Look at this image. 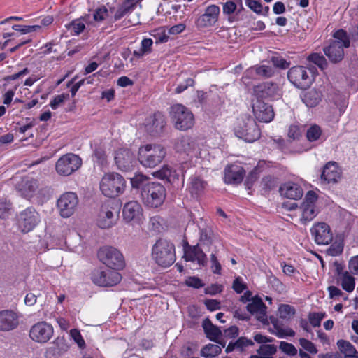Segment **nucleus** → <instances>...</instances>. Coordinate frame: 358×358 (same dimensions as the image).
Wrapping results in <instances>:
<instances>
[{"label": "nucleus", "mask_w": 358, "mask_h": 358, "mask_svg": "<svg viewBox=\"0 0 358 358\" xmlns=\"http://www.w3.org/2000/svg\"><path fill=\"white\" fill-rule=\"evenodd\" d=\"M151 257L159 266L167 268L176 261L175 245L165 238L158 239L152 247Z\"/></svg>", "instance_id": "1"}, {"label": "nucleus", "mask_w": 358, "mask_h": 358, "mask_svg": "<svg viewBox=\"0 0 358 358\" xmlns=\"http://www.w3.org/2000/svg\"><path fill=\"white\" fill-rule=\"evenodd\" d=\"M334 41L323 48V52L329 60L336 64L343 60L344 57V48L350 47V41L347 32L343 29H339L333 34Z\"/></svg>", "instance_id": "2"}, {"label": "nucleus", "mask_w": 358, "mask_h": 358, "mask_svg": "<svg viewBox=\"0 0 358 358\" xmlns=\"http://www.w3.org/2000/svg\"><path fill=\"white\" fill-rule=\"evenodd\" d=\"M166 155V148L161 144H146L138 150V159L140 164L148 168L159 164Z\"/></svg>", "instance_id": "3"}, {"label": "nucleus", "mask_w": 358, "mask_h": 358, "mask_svg": "<svg viewBox=\"0 0 358 358\" xmlns=\"http://www.w3.org/2000/svg\"><path fill=\"white\" fill-rule=\"evenodd\" d=\"M126 187L124 178L117 173H106L101 178L99 188L103 195L115 198L122 194Z\"/></svg>", "instance_id": "4"}, {"label": "nucleus", "mask_w": 358, "mask_h": 358, "mask_svg": "<svg viewBox=\"0 0 358 358\" xmlns=\"http://www.w3.org/2000/svg\"><path fill=\"white\" fill-rule=\"evenodd\" d=\"M165 187L159 182H148L141 188V196L145 205L150 208L160 206L166 199Z\"/></svg>", "instance_id": "5"}, {"label": "nucleus", "mask_w": 358, "mask_h": 358, "mask_svg": "<svg viewBox=\"0 0 358 358\" xmlns=\"http://www.w3.org/2000/svg\"><path fill=\"white\" fill-rule=\"evenodd\" d=\"M234 130L236 135L246 142H254L260 137L256 122L249 115H243L239 118Z\"/></svg>", "instance_id": "6"}, {"label": "nucleus", "mask_w": 358, "mask_h": 358, "mask_svg": "<svg viewBox=\"0 0 358 358\" xmlns=\"http://www.w3.org/2000/svg\"><path fill=\"white\" fill-rule=\"evenodd\" d=\"M170 116L177 129L185 131L192 127L194 118L192 113L182 104H175L171 107Z\"/></svg>", "instance_id": "7"}, {"label": "nucleus", "mask_w": 358, "mask_h": 358, "mask_svg": "<svg viewBox=\"0 0 358 358\" xmlns=\"http://www.w3.org/2000/svg\"><path fill=\"white\" fill-rule=\"evenodd\" d=\"M120 207L115 201H107L102 204L97 218V224L101 229H109L118 220Z\"/></svg>", "instance_id": "8"}, {"label": "nucleus", "mask_w": 358, "mask_h": 358, "mask_svg": "<svg viewBox=\"0 0 358 358\" xmlns=\"http://www.w3.org/2000/svg\"><path fill=\"white\" fill-rule=\"evenodd\" d=\"M99 260L112 270L120 269L124 266V259L121 252L112 246H104L98 251Z\"/></svg>", "instance_id": "9"}, {"label": "nucleus", "mask_w": 358, "mask_h": 358, "mask_svg": "<svg viewBox=\"0 0 358 358\" xmlns=\"http://www.w3.org/2000/svg\"><path fill=\"white\" fill-rule=\"evenodd\" d=\"M289 80L296 87L306 89L313 81L311 71L302 66H295L290 68L287 72Z\"/></svg>", "instance_id": "10"}, {"label": "nucleus", "mask_w": 358, "mask_h": 358, "mask_svg": "<svg viewBox=\"0 0 358 358\" xmlns=\"http://www.w3.org/2000/svg\"><path fill=\"white\" fill-rule=\"evenodd\" d=\"M81 165L82 159L78 155L67 153L58 159L55 164V170L59 175L68 176L76 171Z\"/></svg>", "instance_id": "11"}, {"label": "nucleus", "mask_w": 358, "mask_h": 358, "mask_svg": "<svg viewBox=\"0 0 358 358\" xmlns=\"http://www.w3.org/2000/svg\"><path fill=\"white\" fill-rule=\"evenodd\" d=\"M54 335L52 324L45 321H40L33 324L29 329V336L35 343H47Z\"/></svg>", "instance_id": "12"}, {"label": "nucleus", "mask_w": 358, "mask_h": 358, "mask_svg": "<svg viewBox=\"0 0 358 358\" xmlns=\"http://www.w3.org/2000/svg\"><path fill=\"white\" fill-rule=\"evenodd\" d=\"M93 282L101 287H112L117 285L122 279L121 275L115 270L110 268L96 269L92 273Z\"/></svg>", "instance_id": "13"}, {"label": "nucleus", "mask_w": 358, "mask_h": 358, "mask_svg": "<svg viewBox=\"0 0 358 358\" xmlns=\"http://www.w3.org/2000/svg\"><path fill=\"white\" fill-rule=\"evenodd\" d=\"M57 208L62 217H71L76 210L78 198L73 192H66L57 200Z\"/></svg>", "instance_id": "14"}, {"label": "nucleus", "mask_w": 358, "mask_h": 358, "mask_svg": "<svg viewBox=\"0 0 358 358\" xmlns=\"http://www.w3.org/2000/svg\"><path fill=\"white\" fill-rule=\"evenodd\" d=\"M39 221V215L33 208H26L18 215V225L24 233L31 231Z\"/></svg>", "instance_id": "15"}, {"label": "nucleus", "mask_w": 358, "mask_h": 358, "mask_svg": "<svg viewBox=\"0 0 358 358\" xmlns=\"http://www.w3.org/2000/svg\"><path fill=\"white\" fill-rule=\"evenodd\" d=\"M310 233L317 245H328L333 240L330 227L325 222L315 223L310 229Z\"/></svg>", "instance_id": "16"}, {"label": "nucleus", "mask_w": 358, "mask_h": 358, "mask_svg": "<svg viewBox=\"0 0 358 358\" xmlns=\"http://www.w3.org/2000/svg\"><path fill=\"white\" fill-rule=\"evenodd\" d=\"M220 13V7L215 4L207 6L204 13L201 15L196 21V24L199 28H208L214 26L219 19Z\"/></svg>", "instance_id": "17"}, {"label": "nucleus", "mask_w": 358, "mask_h": 358, "mask_svg": "<svg viewBox=\"0 0 358 358\" xmlns=\"http://www.w3.org/2000/svg\"><path fill=\"white\" fill-rule=\"evenodd\" d=\"M252 111L255 118L259 122H270L274 118V111L271 105L257 99L252 103Z\"/></svg>", "instance_id": "18"}, {"label": "nucleus", "mask_w": 358, "mask_h": 358, "mask_svg": "<svg viewBox=\"0 0 358 358\" xmlns=\"http://www.w3.org/2000/svg\"><path fill=\"white\" fill-rule=\"evenodd\" d=\"M122 214L124 220L127 222L140 223L143 218V208L136 201L127 202L123 208Z\"/></svg>", "instance_id": "19"}, {"label": "nucleus", "mask_w": 358, "mask_h": 358, "mask_svg": "<svg viewBox=\"0 0 358 358\" xmlns=\"http://www.w3.org/2000/svg\"><path fill=\"white\" fill-rule=\"evenodd\" d=\"M166 124L164 115L158 112L147 120L145 128L150 135L158 136L163 132Z\"/></svg>", "instance_id": "20"}, {"label": "nucleus", "mask_w": 358, "mask_h": 358, "mask_svg": "<svg viewBox=\"0 0 358 358\" xmlns=\"http://www.w3.org/2000/svg\"><path fill=\"white\" fill-rule=\"evenodd\" d=\"M133 152L125 148H120L115 152V162L118 169L127 171L129 170L134 162Z\"/></svg>", "instance_id": "21"}, {"label": "nucleus", "mask_w": 358, "mask_h": 358, "mask_svg": "<svg viewBox=\"0 0 358 358\" xmlns=\"http://www.w3.org/2000/svg\"><path fill=\"white\" fill-rule=\"evenodd\" d=\"M246 308L250 313L255 315L258 320L262 322L267 321V308L259 296H255L252 298L251 302L248 303Z\"/></svg>", "instance_id": "22"}, {"label": "nucleus", "mask_w": 358, "mask_h": 358, "mask_svg": "<svg viewBox=\"0 0 358 358\" xmlns=\"http://www.w3.org/2000/svg\"><path fill=\"white\" fill-rule=\"evenodd\" d=\"M18 324L19 317L16 313L9 310L0 311V331H11Z\"/></svg>", "instance_id": "23"}, {"label": "nucleus", "mask_w": 358, "mask_h": 358, "mask_svg": "<svg viewBox=\"0 0 358 358\" xmlns=\"http://www.w3.org/2000/svg\"><path fill=\"white\" fill-rule=\"evenodd\" d=\"M38 188V182L37 180L30 177L23 178L17 185L18 192H20L22 196L27 199L33 197Z\"/></svg>", "instance_id": "24"}, {"label": "nucleus", "mask_w": 358, "mask_h": 358, "mask_svg": "<svg viewBox=\"0 0 358 358\" xmlns=\"http://www.w3.org/2000/svg\"><path fill=\"white\" fill-rule=\"evenodd\" d=\"M244 175L243 167L232 164L224 169V180L227 184H238L242 182Z\"/></svg>", "instance_id": "25"}, {"label": "nucleus", "mask_w": 358, "mask_h": 358, "mask_svg": "<svg viewBox=\"0 0 358 358\" xmlns=\"http://www.w3.org/2000/svg\"><path fill=\"white\" fill-rule=\"evenodd\" d=\"M341 176V171L335 162H328L324 167L321 179L327 183H336Z\"/></svg>", "instance_id": "26"}, {"label": "nucleus", "mask_w": 358, "mask_h": 358, "mask_svg": "<svg viewBox=\"0 0 358 358\" xmlns=\"http://www.w3.org/2000/svg\"><path fill=\"white\" fill-rule=\"evenodd\" d=\"M184 257L187 262H197L199 266H204L207 264L206 255L199 245L185 250Z\"/></svg>", "instance_id": "27"}, {"label": "nucleus", "mask_w": 358, "mask_h": 358, "mask_svg": "<svg viewBox=\"0 0 358 358\" xmlns=\"http://www.w3.org/2000/svg\"><path fill=\"white\" fill-rule=\"evenodd\" d=\"M196 148V141L187 136L179 138L175 144V149L178 152L185 153L187 155L192 154Z\"/></svg>", "instance_id": "28"}, {"label": "nucleus", "mask_w": 358, "mask_h": 358, "mask_svg": "<svg viewBox=\"0 0 358 358\" xmlns=\"http://www.w3.org/2000/svg\"><path fill=\"white\" fill-rule=\"evenodd\" d=\"M280 194L286 198L297 200L302 197L303 189L294 182H287L280 187Z\"/></svg>", "instance_id": "29"}, {"label": "nucleus", "mask_w": 358, "mask_h": 358, "mask_svg": "<svg viewBox=\"0 0 358 358\" xmlns=\"http://www.w3.org/2000/svg\"><path fill=\"white\" fill-rule=\"evenodd\" d=\"M336 345L345 358H358V351L350 342L341 339L337 341Z\"/></svg>", "instance_id": "30"}, {"label": "nucleus", "mask_w": 358, "mask_h": 358, "mask_svg": "<svg viewBox=\"0 0 358 358\" xmlns=\"http://www.w3.org/2000/svg\"><path fill=\"white\" fill-rule=\"evenodd\" d=\"M202 327L206 336L213 341H216L217 338L222 335L221 330L214 325L209 318L203 320Z\"/></svg>", "instance_id": "31"}, {"label": "nucleus", "mask_w": 358, "mask_h": 358, "mask_svg": "<svg viewBox=\"0 0 358 358\" xmlns=\"http://www.w3.org/2000/svg\"><path fill=\"white\" fill-rule=\"evenodd\" d=\"M138 1L139 0H125L116 10L114 15V20H119L131 13Z\"/></svg>", "instance_id": "32"}, {"label": "nucleus", "mask_w": 358, "mask_h": 358, "mask_svg": "<svg viewBox=\"0 0 358 358\" xmlns=\"http://www.w3.org/2000/svg\"><path fill=\"white\" fill-rule=\"evenodd\" d=\"M299 211L301 214L300 222L302 224H306L313 220L317 214L315 206H310L308 204L301 203L299 207Z\"/></svg>", "instance_id": "33"}, {"label": "nucleus", "mask_w": 358, "mask_h": 358, "mask_svg": "<svg viewBox=\"0 0 358 358\" xmlns=\"http://www.w3.org/2000/svg\"><path fill=\"white\" fill-rule=\"evenodd\" d=\"M302 100L308 107H314L320 101L321 94L315 89H311L304 93Z\"/></svg>", "instance_id": "34"}, {"label": "nucleus", "mask_w": 358, "mask_h": 358, "mask_svg": "<svg viewBox=\"0 0 358 358\" xmlns=\"http://www.w3.org/2000/svg\"><path fill=\"white\" fill-rule=\"evenodd\" d=\"M263 94L271 99H278L280 96V90L277 84L266 82L262 85Z\"/></svg>", "instance_id": "35"}, {"label": "nucleus", "mask_w": 358, "mask_h": 358, "mask_svg": "<svg viewBox=\"0 0 358 358\" xmlns=\"http://www.w3.org/2000/svg\"><path fill=\"white\" fill-rule=\"evenodd\" d=\"M206 187V182L199 177L194 176L191 178L189 189L192 195L198 196L201 194Z\"/></svg>", "instance_id": "36"}, {"label": "nucleus", "mask_w": 358, "mask_h": 358, "mask_svg": "<svg viewBox=\"0 0 358 358\" xmlns=\"http://www.w3.org/2000/svg\"><path fill=\"white\" fill-rule=\"evenodd\" d=\"M258 355H252L250 358H273L276 352V348L273 345L264 344L257 350Z\"/></svg>", "instance_id": "37"}, {"label": "nucleus", "mask_w": 358, "mask_h": 358, "mask_svg": "<svg viewBox=\"0 0 358 358\" xmlns=\"http://www.w3.org/2000/svg\"><path fill=\"white\" fill-rule=\"evenodd\" d=\"M342 288L348 292H351L354 290L355 282V278L352 276L348 271L344 272L341 276Z\"/></svg>", "instance_id": "38"}, {"label": "nucleus", "mask_w": 358, "mask_h": 358, "mask_svg": "<svg viewBox=\"0 0 358 358\" xmlns=\"http://www.w3.org/2000/svg\"><path fill=\"white\" fill-rule=\"evenodd\" d=\"M222 352L221 348L215 344H208L201 350V355L205 358H213L217 356Z\"/></svg>", "instance_id": "39"}, {"label": "nucleus", "mask_w": 358, "mask_h": 358, "mask_svg": "<svg viewBox=\"0 0 358 358\" xmlns=\"http://www.w3.org/2000/svg\"><path fill=\"white\" fill-rule=\"evenodd\" d=\"M308 60L317 65L320 69L324 70L327 68L328 62L325 57L319 53H312L308 57Z\"/></svg>", "instance_id": "40"}, {"label": "nucleus", "mask_w": 358, "mask_h": 358, "mask_svg": "<svg viewBox=\"0 0 358 358\" xmlns=\"http://www.w3.org/2000/svg\"><path fill=\"white\" fill-rule=\"evenodd\" d=\"M68 30L71 31L72 35H79L85 29V25L80 20H75L71 23L66 25Z\"/></svg>", "instance_id": "41"}, {"label": "nucleus", "mask_w": 358, "mask_h": 358, "mask_svg": "<svg viewBox=\"0 0 358 358\" xmlns=\"http://www.w3.org/2000/svg\"><path fill=\"white\" fill-rule=\"evenodd\" d=\"M151 35L155 38L156 43H166L169 38V34L166 32L165 27H159L152 30Z\"/></svg>", "instance_id": "42"}, {"label": "nucleus", "mask_w": 358, "mask_h": 358, "mask_svg": "<svg viewBox=\"0 0 358 358\" xmlns=\"http://www.w3.org/2000/svg\"><path fill=\"white\" fill-rule=\"evenodd\" d=\"M252 69L255 70L257 75L264 78H270L274 74L273 68L267 65L256 66Z\"/></svg>", "instance_id": "43"}, {"label": "nucleus", "mask_w": 358, "mask_h": 358, "mask_svg": "<svg viewBox=\"0 0 358 358\" xmlns=\"http://www.w3.org/2000/svg\"><path fill=\"white\" fill-rule=\"evenodd\" d=\"M279 317L282 319H288L295 314V309L287 304H282L278 308Z\"/></svg>", "instance_id": "44"}, {"label": "nucleus", "mask_w": 358, "mask_h": 358, "mask_svg": "<svg viewBox=\"0 0 358 358\" xmlns=\"http://www.w3.org/2000/svg\"><path fill=\"white\" fill-rule=\"evenodd\" d=\"M322 134L320 127L317 125L310 127L306 133L307 138L309 141H315L319 139Z\"/></svg>", "instance_id": "45"}, {"label": "nucleus", "mask_w": 358, "mask_h": 358, "mask_svg": "<svg viewBox=\"0 0 358 358\" xmlns=\"http://www.w3.org/2000/svg\"><path fill=\"white\" fill-rule=\"evenodd\" d=\"M94 160L100 166L106 164V155L105 151L101 148H96L94 151Z\"/></svg>", "instance_id": "46"}, {"label": "nucleus", "mask_w": 358, "mask_h": 358, "mask_svg": "<svg viewBox=\"0 0 358 358\" xmlns=\"http://www.w3.org/2000/svg\"><path fill=\"white\" fill-rule=\"evenodd\" d=\"M172 174V169L167 165L164 166L160 170L153 172L154 177L162 179L169 180Z\"/></svg>", "instance_id": "47"}, {"label": "nucleus", "mask_w": 358, "mask_h": 358, "mask_svg": "<svg viewBox=\"0 0 358 358\" xmlns=\"http://www.w3.org/2000/svg\"><path fill=\"white\" fill-rule=\"evenodd\" d=\"M213 232L209 227H205L200 231V241L206 244H210L213 241Z\"/></svg>", "instance_id": "48"}, {"label": "nucleus", "mask_w": 358, "mask_h": 358, "mask_svg": "<svg viewBox=\"0 0 358 358\" xmlns=\"http://www.w3.org/2000/svg\"><path fill=\"white\" fill-rule=\"evenodd\" d=\"M108 15V10L105 6L96 8L93 13V19L95 22H101Z\"/></svg>", "instance_id": "49"}, {"label": "nucleus", "mask_w": 358, "mask_h": 358, "mask_svg": "<svg viewBox=\"0 0 358 358\" xmlns=\"http://www.w3.org/2000/svg\"><path fill=\"white\" fill-rule=\"evenodd\" d=\"M70 336L73 339V341L77 343L80 348H85V342L80 332V331L77 329H73L69 332Z\"/></svg>", "instance_id": "50"}, {"label": "nucleus", "mask_w": 358, "mask_h": 358, "mask_svg": "<svg viewBox=\"0 0 358 358\" xmlns=\"http://www.w3.org/2000/svg\"><path fill=\"white\" fill-rule=\"evenodd\" d=\"M278 338H285L287 336H294L295 332L290 328H282L278 326H275V331L273 332Z\"/></svg>", "instance_id": "51"}, {"label": "nucleus", "mask_w": 358, "mask_h": 358, "mask_svg": "<svg viewBox=\"0 0 358 358\" xmlns=\"http://www.w3.org/2000/svg\"><path fill=\"white\" fill-rule=\"evenodd\" d=\"M279 348L285 353L290 356H294L297 354V349L292 343L285 341L280 343Z\"/></svg>", "instance_id": "52"}, {"label": "nucleus", "mask_w": 358, "mask_h": 358, "mask_svg": "<svg viewBox=\"0 0 358 358\" xmlns=\"http://www.w3.org/2000/svg\"><path fill=\"white\" fill-rule=\"evenodd\" d=\"M271 61L274 66L281 69H286L290 65V62L280 56L272 57Z\"/></svg>", "instance_id": "53"}, {"label": "nucleus", "mask_w": 358, "mask_h": 358, "mask_svg": "<svg viewBox=\"0 0 358 358\" xmlns=\"http://www.w3.org/2000/svg\"><path fill=\"white\" fill-rule=\"evenodd\" d=\"M325 313H310L308 315V320L313 327H320L321 321L325 317Z\"/></svg>", "instance_id": "54"}, {"label": "nucleus", "mask_w": 358, "mask_h": 358, "mask_svg": "<svg viewBox=\"0 0 358 358\" xmlns=\"http://www.w3.org/2000/svg\"><path fill=\"white\" fill-rule=\"evenodd\" d=\"M299 341L301 346L307 352L311 354H316L317 352L315 345L311 341L306 338H300Z\"/></svg>", "instance_id": "55"}, {"label": "nucleus", "mask_w": 358, "mask_h": 358, "mask_svg": "<svg viewBox=\"0 0 358 358\" xmlns=\"http://www.w3.org/2000/svg\"><path fill=\"white\" fill-rule=\"evenodd\" d=\"M234 344L236 346V350L243 351L246 347L254 345V343L251 339H248L245 337H240L238 340L234 341Z\"/></svg>", "instance_id": "56"}, {"label": "nucleus", "mask_w": 358, "mask_h": 358, "mask_svg": "<svg viewBox=\"0 0 358 358\" xmlns=\"http://www.w3.org/2000/svg\"><path fill=\"white\" fill-rule=\"evenodd\" d=\"M69 95L68 94H62L57 95L54 97V99L50 101V106L52 109H57L64 101L69 99Z\"/></svg>", "instance_id": "57"}, {"label": "nucleus", "mask_w": 358, "mask_h": 358, "mask_svg": "<svg viewBox=\"0 0 358 358\" xmlns=\"http://www.w3.org/2000/svg\"><path fill=\"white\" fill-rule=\"evenodd\" d=\"M343 246L341 243H334L327 249V252L330 256H337L342 253Z\"/></svg>", "instance_id": "58"}, {"label": "nucleus", "mask_w": 358, "mask_h": 358, "mask_svg": "<svg viewBox=\"0 0 358 358\" xmlns=\"http://www.w3.org/2000/svg\"><path fill=\"white\" fill-rule=\"evenodd\" d=\"M245 4L255 13L261 14L262 13V6L259 0H245Z\"/></svg>", "instance_id": "59"}, {"label": "nucleus", "mask_w": 358, "mask_h": 358, "mask_svg": "<svg viewBox=\"0 0 358 358\" xmlns=\"http://www.w3.org/2000/svg\"><path fill=\"white\" fill-rule=\"evenodd\" d=\"M147 178L143 174H137L131 178V184L133 188L138 189L143 187V182L146 180Z\"/></svg>", "instance_id": "60"}, {"label": "nucleus", "mask_w": 358, "mask_h": 358, "mask_svg": "<svg viewBox=\"0 0 358 358\" xmlns=\"http://www.w3.org/2000/svg\"><path fill=\"white\" fill-rule=\"evenodd\" d=\"M237 8V5L233 1H227L223 4V13L227 15L233 14Z\"/></svg>", "instance_id": "61"}, {"label": "nucleus", "mask_w": 358, "mask_h": 358, "mask_svg": "<svg viewBox=\"0 0 358 358\" xmlns=\"http://www.w3.org/2000/svg\"><path fill=\"white\" fill-rule=\"evenodd\" d=\"M194 83V80L190 78H188L186 80H185V81L183 83L178 85V86L176 87V88L175 90V92L176 94H180V93L182 92L183 91H185L188 87L193 86Z\"/></svg>", "instance_id": "62"}, {"label": "nucleus", "mask_w": 358, "mask_h": 358, "mask_svg": "<svg viewBox=\"0 0 358 358\" xmlns=\"http://www.w3.org/2000/svg\"><path fill=\"white\" fill-rule=\"evenodd\" d=\"M317 200V195L313 191H308L305 196V200L302 203L303 204H308L310 206H315V202Z\"/></svg>", "instance_id": "63"}, {"label": "nucleus", "mask_w": 358, "mask_h": 358, "mask_svg": "<svg viewBox=\"0 0 358 358\" xmlns=\"http://www.w3.org/2000/svg\"><path fill=\"white\" fill-rule=\"evenodd\" d=\"M348 268L354 275H358V255L352 257L348 263Z\"/></svg>", "instance_id": "64"}]
</instances>
